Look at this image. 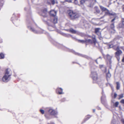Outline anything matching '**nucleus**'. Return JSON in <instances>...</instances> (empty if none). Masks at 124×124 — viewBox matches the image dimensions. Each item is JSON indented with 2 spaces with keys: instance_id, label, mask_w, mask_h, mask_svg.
I'll return each instance as SVG.
<instances>
[{
  "instance_id": "obj_1",
  "label": "nucleus",
  "mask_w": 124,
  "mask_h": 124,
  "mask_svg": "<svg viewBox=\"0 0 124 124\" xmlns=\"http://www.w3.org/2000/svg\"><path fill=\"white\" fill-rule=\"evenodd\" d=\"M11 75L9 74V71L8 69H6L5 71V74L2 78V81L4 82H7L10 79Z\"/></svg>"
},
{
  "instance_id": "obj_2",
  "label": "nucleus",
  "mask_w": 124,
  "mask_h": 124,
  "mask_svg": "<svg viewBox=\"0 0 124 124\" xmlns=\"http://www.w3.org/2000/svg\"><path fill=\"white\" fill-rule=\"evenodd\" d=\"M68 13L70 17L72 19L77 18L79 16V15L78 14L73 12L72 10L69 11Z\"/></svg>"
},
{
  "instance_id": "obj_3",
  "label": "nucleus",
  "mask_w": 124,
  "mask_h": 124,
  "mask_svg": "<svg viewBox=\"0 0 124 124\" xmlns=\"http://www.w3.org/2000/svg\"><path fill=\"white\" fill-rule=\"evenodd\" d=\"M62 48L63 49H66V50L68 51H69L71 52L76 55H78L79 56L84 57L87 59H89V57L85 55H83L81 54H80L78 53H76L75 52L74 50H72L69 49L68 48L64 46H62Z\"/></svg>"
},
{
  "instance_id": "obj_4",
  "label": "nucleus",
  "mask_w": 124,
  "mask_h": 124,
  "mask_svg": "<svg viewBox=\"0 0 124 124\" xmlns=\"http://www.w3.org/2000/svg\"><path fill=\"white\" fill-rule=\"evenodd\" d=\"M93 68H91V76L94 80L96 81L98 79L97 74L95 70H93Z\"/></svg>"
},
{
  "instance_id": "obj_5",
  "label": "nucleus",
  "mask_w": 124,
  "mask_h": 124,
  "mask_svg": "<svg viewBox=\"0 0 124 124\" xmlns=\"http://www.w3.org/2000/svg\"><path fill=\"white\" fill-rule=\"evenodd\" d=\"M116 50L117 51L115 53L116 57L119 56L122 53V51L119 49L118 47H117Z\"/></svg>"
},
{
  "instance_id": "obj_6",
  "label": "nucleus",
  "mask_w": 124,
  "mask_h": 124,
  "mask_svg": "<svg viewBox=\"0 0 124 124\" xmlns=\"http://www.w3.org/2000/svg\"><path fill=\"white\" fill-rule=\"evenodd\" d=\"M48 112L49 114L51 115H55L57 114V112L52 109H49Z\"/></svg>"
},
{
  "instance_id": "obj_7",
  "label": "nucleus",
  "mask_w": 124,
  "mask_h": 124,
  "mask_svg": "<svg viewBox=\"0 0 124 124\" xmlns=\"http://www.w3.org/2000/svg\"><path fill=\"white\" fill-rule=\"evenodd\" d=\"M85 42L89 43L91 44H94V45H95L96 41L95 39H94L93 40H92L90 39H88L85 40Z\"/></svg>"
},
{
  "instance_id": "obj_8",
  "label": "nucleus",
  "mask_w": 124,
  "mask_h": 124,
  "mask_svg": "<svg viewBox=\"0 0 124 124\" xmlns=\"http://www.w3.org/2000/svg\"><path fill=\"white\" fill-rule=\"evenodd\" d=\"M28 27L31 31L33 32L34 33H40L39 32L37 31H36L33 29V28H32L30 26H28Z\"/></svg>"
},
{
  "instance_id": "obj_9",
  "label": "nucleus",
  "mask_w": 124,
  "mask_h": 124,
  "mask_svg": "<svg viewBox=\"0 0 124 124\" xmlns=\"http://www.w3.org/2000/svg\"><path fill=\"white\" fill-rule=\"evenodd\" d=\"M100 67L103 71L105 72H106V68L104 65H100Z\"/></svg>"
},
{
  "instance_id": "obj_10",
  "label": "nucleus",
  "mask_w": 124,
  "mask_h": 124,
  "mask_svg": "<svg viewBox=\"0 0 124 124\" xmlns=\"http://www.w3.org/2000/svg\"><path fill=\"white\" fill-rule=\"evenodd\" d=\"M112 56H111L109 54H107L106 56V57L108 61L110 63H111V59L112 58Z\"/></svg>"
},
{
  "instance_id": "obj_11",
  "label": "nucleus",
  "mask_w": 124,
  "mask_h": 124,
  "mask_svg": "<svg viewBox=\"0 0 124 124\" xmlns=\"http://www.w3.org/2000/svg\"><path fill=\"white\" fill-rule=\"evenodd\" d=\"M56 12L55 11L51 10L50 12V14L51 16L54 17L56 16Z\"/></svg>"
},
{
  "instance_id": "obj_12",
  "label": "nucleus",
  "mask_w": 124,
  "mask_h": 124,
  "mask_svg": "<svg viewBox=\"0 0 124 124\" xmlns=\"http://www.w3.org/2000/svg\"><path fill=\"white\" fill-rule=\"evenodd\" d=\"M100 29L99 28H96L95 29V33L99 36L101 34L100 32L99 31V30Z\"/></svg>"
},
{
  "instance_id": "obj_13",
  "label": "nucleus",
  "mask_w": 124,
  "mask_h": 124,
  "mask_svg": "<svg viewBox=\"0 0 124 124\" xmlns=\"http://www.w3.org/2000/svg\"><path fill=\"white\" fill-rule=\"evenodd\" d=\"M111 102L113 103V106L114 107H117L118 106V105L119 104V102L118 101H117L115 102H114L113 100H111Z\"/></svg>"
},
{
  "instance_id": "obj_14",
  "label": "nucleus",
  "mask_w": 124,
  "mask_h": 124,
  "mask_svg": "<svg viewBox=\"0 0 124 124\" xmlns=\"http://www.w3.org/2000/svg\"><path fill=\"white\" fill-rule=\"evenodd\" d=\"M56 91H58V93L59 94H61L63 93L62 89L61 88H58L57 90Z\"/></svg>"
},
{
  "instance_id": "obj_15",
  "label": "nucleus",
  "mask_w": 124,
  "mask_h": 124,
  "mask_svg": "<svg viewBox=\"0 0 124 124\" xmlns=\"http://www.w3.org/2000/svg\"><path fill=\"white\" fill-rule=\"evenodd\" d=\"M69 31L70 32L72 33L75 34L77 32L76 31L72 28L70 29L69 30Z\"/></svg>"
},
{
  "instance_id": "obj_16",
  "label": "nucleus",
  "mask_w": 124,
  "mask_h": 124,
  "mask_svg": "<svg viewBox=\"0 0 124 124\" xmlns=\"http://www.w3.org/2000/svg\"><path fill=\"white\" fill-rule=\"evenodd\" d=\"M107 10V11L105 12V14L103 16L101 17L100 18V19L104 18L106 15H109V14H110V13L109 12V10H108L107 9V10Z\"/></svg>"
},
{
  "instance_id": "obj_17",
  "label": "nucleus",
  "mask_w": 124,
  "mask_h": 124,
  "mask_svg": "<svg viewBox=\"0 0 124 124\" xmlns=\"http://www.w3.org/2000/svg\"><path fill=\"white\" fill-rule=\"evenodd\" d=\"M106 78L108 80V78H110L111 76V75L110 73L109 70H108V73L106 74Z\"/></svg>"
},
{
  "instance_id": "obj_18",
  "label": "nucleus",
  "mask_w": 124,
  "mask_h": 124,
  "mask_svg": "<svg viewBox=\"0 0 124 124\" xmlns=\"http://www.w3.org/2000/svg\"><path fill=\"white\" fill-rule=\"evenodd\" d=\"M100 7L102 12L104 11H106V10H107V8L101 6L100 5Z\"/></svg>"
},
{
  "instance_id": "obj_19",
  "label": "nucleus",
  "mask_w": 124,
  "mask_h": 124,
  "mask_svg": "<svg viewBox=\"0 0 124 124\" xmlns=\"http://www.w3.org/2000/svg\"><path fill=\"white\" fill-rule=\"evenodd\" d=\"M116 88L117 90H119L120 86V85L118 82H117L116 83Z\"/></svg>"
},
{
  "instance_id": "obj_20",
  "label": "nucleus",
  "mask_w": 124,
  "mask_h": 124,
  "mask_svg": "<svg viewBox=\"0 0 124 124\" xmlns=\"http://www.w3.org/2000/svg\"><path fill=\"white\" fill-rule=\"evenodd\" d=\"M57 18L56 17H54L53 22L54 23H57Z\"/></svg>"
},
{
  "instance_id": "obj_21",
  "label": "nucleus",
  "mask_w": 124,
  "mask_h": 124,
  "mask_svg": "<svg viewBox=\"0 0 124 124\" xmlns=\"http://www.w3.org/2000/svg\"><path fill=\"white\" fill-rule=\"evenodd\" d=\"M4 55L2 53H0V59H3L4 58Z\"/></svg>"
},
{
  "instance_id": "obj_22",
  "label": "nucleus",
  "mask_w": 124,
  "mask_h": 124,
  "mask_svg": "<svg viewBox=\"0 0 124 124\" xmlns=\"http://www.w3.org/2000/svg\"><path fill=\"white\" fill-rule=\"evenodd\" d=\"M102 96L101 97V100H102L104 98H105V96L104 95V93L103 90L102 91Z\"/></svg>"
},
{
  "instance_id": "obj_23",
  "label": "nucleus",
  "mask_w": 124,
  "mask_h": 124,
  "mask_svg": "<svg viewBox=\"0 0 124 124\" xmlns=\"http://www.w3.org/2000/svg\"><path fill=\"white\" fill-rule=\"evenodd\" d=\"M95 10L96 12L97 13H99L100 12V10L97 7H95Z\"/></svg>"
},
{
  "instance_id": "obj_24",
  "label": "nucleus",
  "mask_w": 124,
  "mask_h": 124,
  "mask_svg": "<svg viewBox=\"0 0 124 124\" xmlns=\"http://www.w3.org/2000/svg\"><path fill=\"white\" fill-rule=\"evenodd\" d=\"M45 116L46 118L47 119H49L51 118V116L50 115L45 114Z\"/></svg>"
},
{
  "instance_id": "obj_25",
  "label": "nucleus",
  "mask_w": 124,
  "mask_h": 124,
  "mask_svg": "<svg viewBox=\"0 0 124 124\" xmlns=\"http://www.w3.org/2000/svg\"><path fill=\"white\" fill-rule=\"evenodd\" d=\"M110 27L111 29H113L114 28V23H113L111 24L110 26Z\"/></svg>"
},
{
  "instance_id": "obj_26",
  "label": "nucleus",
  "mask_w": 124,
  "mask_h": 124,
  "mask_svg": "<svg viewBox=\"0 0 124 124\" xmlns=\"http://www.w3.org/2000/svg\"><path fill=\"white\" fill-rule=\"evenodd\" d=\"M118 27L119 28H124V26L123 25L122 23H120L118 25Z\"/></svg>"
},
{
  "instance_id": "obj_27",
  "label": "nucleus",
  "mask_w": 124,
  "mask_h": 124,
  "mask_svg": "<svg viewBox=\"0 0 124 124\" xmlns=\"http://www.w3.org/2000/svg\"><path fill=\"white\" fill-rule=\"evenodd\" d=\"M118 96L119 97L118 99L119 100L121 99L123 97V94H122L120 95H118Z\"/></svg>"
},
{
  "instance_id": "obj_28",
  "label": "nucleus",
  "mask_w": 124,
  "mask_h": 124,
  "mask_svg": "<svg viewBox=\"0 0 124 124\" xmlns=\"http://www.w3.org/2000/svg\"><path fill=\"white\" fill-rule=\"evenodd\" d=\"M79 1L81 4H83L85 3V0H80Z\"/></svg>"
},
{
  "instance_id": "obj_29",
  "label": "nucleus",
  "mask_w": 124,
  "mask_h": 124,
  "mask_svg": "<svg viewBox=\"0 0 124 124\" xmlns=\"http://www.w3.org/2000/svg\"><path fill=\"white\" fill-rule=\"evenodd\" d=\"M47 11V10L45 8L43 9V13L46 14V13Z\"/></svg>"
},
{
  "instance_id": "obj_30",
  "label": "nucleus",
  "mask_w": 124,
  "mask_h": 124,
  "mask_svg": "<svg viewBox=\"0 0 124 124\" xmlns=\"http://www.w3.org/2000/svg\"><path fill=\"white\" fill-rule=\"evenodd\" d=\"M78 41L79 42H80L81 43H83L85 42V40H78Z\"/></svg>"
},
{
  "instance_id": "obj_31",
  "label": "nucleus",
  "mask_w": 124,
  "mask_h": 124,
  "mask_svg": "<svg viewBox=\"0 0 124 124\" xmlns=\"http://www.w3.org/2000/svg\"><path fill=\"white\" fill-rule=\"evenodd\" d=\"M51 1L52 4L54 5L55 3V1L54 0H51Z\"/></svg>"
},
{
  "instance_id": "obj_32",
  "label": "nucleus",
  "mask_w": 124,
  "mask_h": 124,
  "mask_svg": "<svg viewBox=\"0 0 124 124\" xmlns=\"http://www.w3.org/2000/svg\"><path fill=\"white\" fill-rule=\"evenodd\" d=\"M40 111L41 113L42 114H43L44 113V111L43 110L40 109Z\"/></svg>"
},
{
  "instance_id": "obj_33",
  "label": "nucleus",
  "mask_w": 124,
  "mask_h": 124,
  "mask_svg": "<svg viewBox=\"0 0 124 124\" xmlns=\"http://www.w3.org/2000/svg\"><path fill=\"white\" fill-rule=\"evenodd\" d=\"M91 116H87L86 117L85 119L86 120H87L89 119L90 117Z\"/></svg>"
},
{
  "instance_id": "obj_34",
  "label": "nucleus",
  "mask_w": 124,
  "mask_h": 124,
  "mask_svg": "<svg viewBox=\"0 0 124 124\" xmlns=\"http://www.w3.org/2000/svg\"><path fill=\"white\" fill-rule=\"evenodd\" d=\"M117 94L116 93H115L114 96V98H116V96H117Z\"/></svg>"
},
{
  "instance_id": "obj_35",
  "label": "nucleus",
  "mask_w": 124,
  "mask_h": 124,
  "mask_svg": "<svg viewBox=\"0 0 124 124\" xmlns=\"http://www.w3.org/2000/svg\"><path fill=\"white\" fill-rule=\"evenodd\" d=\"M120 102L121 103L124 104V99H122V100H121V101Z\"/></svg>"
},
{
  "instance_id": "obj_36",
  "label": "nucleus",
  "mask_w": 124,
  "mask_h": 124,
  "mask_svg": "<svg viewBox=\"0 0 124 124\" xmlns=\"http://www.w3.org/2000/svg\"><path fill=\"white\" fill-rule=\"evenodd\" d=\"M113 31H111V33L113 34L116 31L115 30H114V29H113Z\"/></svg>"
},
{
  "instance_id": "obj_37",
  "label": "nucleus",
  "mask_w": 124,
  "mask_h": 124,
  "mask_svg": "<svg viewBox=\"0 0 124 124\" xmlns=\"http://www.w3.org/2000/svg\"><path fill=\"white\" fill-rule=\"evenodd\" d=\"M121 122H122V123L123 124H124V119H121Z\"/></svg>"
},
{
  "instance_id": "obj_38",
  "label": "nucleus",
  "mask_w": 124,
  "mask_h": 124,
  "mask_svg": "<svg viewBox=\"0 0 124 124\" xmlns=\"http://www.w3.org/2000/svg\"><path fill=\"white\" fill-rule=\"evenodd\" d=\"M122 23L124 26V20L122 21Z\"/></svg>"
},
{
  "instance_id": "obj_39",
  "label": "nucleus",
  "mask_w": 124,
  "mask_h": 124,
  "mask_svg": "<svg viewBox=\"0 0 124 124\" xmlns=\"http://www.w3.org/2000/svg\"><path fill=\"white\" fill-rule=\"evenodd\" d=\"M115 18H114L113 19H112V20H111V22H113V21H114L115 20Z\"/></svg>"
},
{
  "instance_id": "obj_40",
  "label": "nucleus",
  "mask_w": 124,
  "mask_h": 124,
  "mask_svg": "<svg viewBox=\"0 0 124 124\" xmlns=\"http://www.w3.org/2000/svg\"><path fill=\"white\" fill-rule=\"evenodd\" d=\"M109 15H114V14H113V13H110V14H109Z\"/></svg>"
},
{
  "instance_id": "obj_41",
  "label": "nucleus",
  "mask_w": 124,
  "mask_h": 124,
  "mask_svg": "<svg viewBox=\"0 0 124 124\" xmlns=\"http://www.w3.org/2000/svg\"><path fill=\"white\" fill-rule=\"evenodd\" d=\"M95 61L98 64V63L97 61V60H95Z\"/></svg>"
},
{
  "instance_id": "obj_42",
  "label": "nucleus",
  "mask_w": 124,
  "mask_h": 124,
  "mask_svg": "<svg viewBox=\"0 0 124 124\" xmlns=\"http://www.w3.org/2000/svg\"><path fill=\"white\" fill-rule=\"evenodd\" d=\"M93 112H95V109H93Z\"/></svg>"
},
{
  "instance_id": "obj_43",
  "label": "nucleus",
  "mask_w": 124,
  "mask_h": 124,
  "mask_svg": "<svg viewBox=\"0 0 124 124\" xmlns=\"http://www.w3.org/2000/svg\"><path fill=\"white\" fill-rule=\"evenodd\" d=\"M52 27L51 26H49L48 27V29H49L50 28H51Z\"/></svg>"
},
{
  "instance_id": "obj_44",
  "label": "nucleus",
  "mask_w": 124,
  "mask_h": 124,
  "mask_svg": "<svg viewBox=\"0 0 124 124\" xmlns=\"http://www.w3.org/2000/svg\"><path fill=\"white\" fill-rule=\"evenodd\" d=\"M47 3L48 4H50V2L47 1Z\"/></svg>"
},
{
  "instance_id": "obj_45",
  "label": "nucleus",
  "mask_w": 124,
  "mask_h": 124,
  "mask_svg": "<svg viewBox=\"0 0 124 124\" xmlns=\"http://www.w3.org/2000/svg\"><path fill=\"white\" fill-rule=\"evenodd\" d=\"M47 124H50L49 123H48ZM51 124H55L54 123H53Z\"/></svg>"
},
{
  "instance_id": "obj_46",
  "label": "nucleus",
  "mask_w": 124,
  "mask_h": 124,
  "mask_svg": "<svg viewBox=\"0 0 124 124\" xmlns=\"http://www.w3.org/2000/svg\"><path fill=\"white\" fill-rule=\"evenodd\" d=\"M113 100V101L114 102V101H115V100Z\"/></svg>"
},
{
  "instance_id": "obj_47",
  "label": "nucleus",
  "mask_w": 124,
  "mask_h": 124,
  "mask_svg": "<svg viewBox=\"0 0 124 124\" xmlns=\"http://www.w3.org/2000/svg\"><path fill=\"white\" fill-rule=\"evenodd\" d=\"M98 109H100L101 108H98Z\"/></svg>"
},
{
  "instance_id": "obj_48",
  "label": "nucleus",
  "mask_w": 124,
  "mask_h": 124,
  "mask_svg": "<svg viewBox=\"0 0 124 124\" xmlns=\"http://www.w3.org/2000/svg\"><path fill=\"white\" fill-rule=\"evenodd\" d=\"M102 14V13H100V15H101V14Z\"/></svg>"
},
{
  "instance_id": "obj_49",
  "label": "nucleus",
  "mask_w": 124,
  "mask_h": 124,
  "mask_svg": "<svg viewBox=\"0 0 124 124\" xmlns=\"http://www.w3.org/2000/svg\"><path fill=\"white\" fill-rule=\"evenodd\" d=\"M123 10L124 11V8H123Z\"/></svg>"
},
{
  "instance_id": "obj_50",
  "label": "nucleus",
  "mask_w": 124,
  "mask_h": 124,
  "mask_svg": "<svg viewBox=\"0 0 124 124\" xmlns=\"http://www.w3.org/2000/svg\"><path fill=\"white\" fill-rule=\"evenodd\" d=\"M112 90H113V88H112Z\"/></svg>"
},
{
  "instance_id": "obj_51",
  "label": "nucleus",
  "mask_w": 124,
  "mask_h": 124,
  "mask_svg": "<svg viewBox=\"0 0 124 124\" xmlns=\"http://www.w3.org/2000/svg\"><path fill=\"white\" fill-rule=\"evenodd\" d=\"M95 1L96 2V0H95Z\"/></svg>"
},
{
  "instance_id": "obj_52",
  "label": "nucleus",
  "mask_w": 124,
  "mask_h": 124,
  "mask_svg": "<svg viewBox=\"0 0 124 124\" xmlns=\"http://www.w3.org/2000/svg\"><path fill=\"white\" fill-rule=\"evenodd\" d=\"M49 30L50 31H52V30Z\"/></svg>"
},
{
  "instance_id": "obj_53",
  "label": "nucleus",
  "mask_w": 124,
  "mask_h": 124,
  "mask_svg": "<svg viewBox=\"0 0 124 124\" xmlns=\"http://www.w3.org/2000/svg\"><path fill=\"white\" fill-rule=\"evenodd\" d=\"M99 58H101V57H99Z\"/></svg>"
}]
</instances>
